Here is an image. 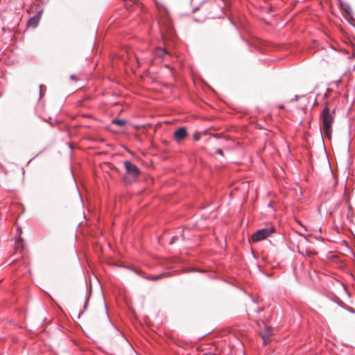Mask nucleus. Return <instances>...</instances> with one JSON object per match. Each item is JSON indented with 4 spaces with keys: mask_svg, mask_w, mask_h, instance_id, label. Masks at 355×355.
I'll use <instances>...</instances> for the list:
<instances>
[{
    "mask_svg": "<svg viewBox=\"0 0 355 355\" xmlns=\"http://www.w3.org/2000/svg\"><path fill=\"white\" fill-rule=\"evenodd\" d=\"M320 118L325 137L331 139L332 125L335 120V108L329 105H325L321 112Z\"/></svg>",
    "mask_w": 355,
    "mask_h": 355,
    "instance_id": "obj_1",
    "label": "nucleus"
},
{
    "mask_svg": "<svg viewBox=\"0 0 355 355\" xmlns=\"http://www.w3.org/2000/svg\"><path fill=\"white\" fill-rule=\"evenodd\" d=\"M124 166L126 171V174L124 177V182L126 184H132L136 181L139 175L140 171L135 164H132L130 161H125Z\"/></svg>",
    "mask_w": 355,
    "mask_h": 355,
    "instance_id": "obj_2",
    "label": "nucleus"
},
{
    "mask_svg": "<svg viewBox=\"0 0 355 355\" xmlns=\"http://www.w3.org/2000/svg\"><path fill=\"white\" fill-rule=\"evenodd\" d=\"M274 232L272 227H265L256 231L252 236L251 239L253 242H259L266 239Z\"/></svg>",
    "mask_w": 355,
    "mask_h": 355,
    "instance_id": "obj_3",
    "label": "nucleus"
},
{
    "mask_svg": "<svg viewBox=\"0 0 355 355\" xmlns=\"http://www.w3.org/2000/svg\"><path fill=\"white\" fill-rule=\"evenodd\" d=\"M343 198L347 205V212L340 211L341 217L346 218L348 220H351V218L352 217L353 215L352 207L350 204V200L347 195L346 189L345 190Z\"/></svg>",
    "mask_w": 355,
    "mask_h": 355,
    "instance_id": "obj_4",
    "label": "nucleus"
},
{
    "mask_svg": "<svg viewBox=\"0 0 355 355\" xmlns=\"http://www.w3.org/2000/svg\"><path fill=\"white\" fill-rule=\"evenodd\" d=\"M187 132L185 128L182 127L178 128L173 134V137L175 141H180L186 138Z\"/></svg>",
    "mask_w": 355,
    "mask_h": 355,
    "instance_id": "obj_5",
    "label": "nucleus"
},
{
    "mask_svg": "<svg viewBox=\"0 0 355 355\" xmlns=\"http://www.w3.org/2000/svg\"><path fill=\"white\" fill-rule=\"evenodd\" d=\"M272 336V330L269 327H266L264 331L261 333V337L264 345H268L270 343V338Z\"/></svg>",
    "mask_w": 355,
    "mask_h": 355,
    "instance_id": "obj_6",
    "label": "nucleus"
},
{
    "mask_svg": "<svg viewBox=\"0 0 355 355\" xmlns=\"http://www.w3.org/2000/svg\"><path fill=\"white\" fill-rule=\"evenodd\" d=\"M41 15L42 12L40 11L37 12L35 15H34L33 17H31L28 21V26L33 28H35L36 26H37L39 21L40 20Z\"/></svg>",
    "mask_w": 355,
    "mask_h": 355,
    "instance_id": "obj_7",
    "label": "nucleus"
},
{
    "mask_svg": "<svg viewBox=\"0 0 355 355\" xmlns=\"http://www.w3.org/2000/svg\"><path fill=\"white\" fill-rule=\"evenodd\" d=\"M166 53H167L166 51L162 48L159 47V48H156L154 50L155 56L158 57V58H162Z\"/></svg>",
    "mask_w": 355,
    "mask_h": 355,
    "instance_id": "obj_8",
    "label": "nucleus"
},
{
    "mask_svg": "<svg viewBox=\"0 0 355 355\" xmlns=\"http://www.w3.org/2000/svg\"><path fill=\"white\" fill-rule=\"evenodd\" d=\"M299 253L302 256H307L309 257H311L313 255V252L311 250H306V249H299L298 250Z\"/></svg>",
    "mask_w": 355,
    "mask_h": 355,
    "instance_id": "obj_9",
    "label": "nucleus"
},
{
    "mask_svg": "<svg viewBox=\"0 0 355 355\" xmlns=\"http://www.w3.org/2000/svg\"><path fill=\"white\" fill-rule=\"evenodd\" d=\"M112 123L118 125L119 126H123L126 123V121L123 119H115L112 121Z\"/></svg>",
    "mask_w": 355,
    "mask_h": 355,
    "instance_id": "obj_10",
    "label": "nucleus"
},
{
    "mask_svg": "<svg viewBox=\"0 0 355 355\" xmlns=\"http://www.w3.org/2000/svg\"><path fill=\"white\" fill-rule=\"evenodd\" d=\"M162 276H163V275H154V276H150V277H148V279L153 280V281H155V280H158V279H161L162 277Z\"/></svg>",
    "mask_w": 355,
    "mask_h": 355,
    "instance_id": "obj_11",
    "label": "nucleus"
},
{
    "mask_svg": "<svg viewBox=\"0 0 355 355\" xmlns=\"http://www.w3.org/2000/svg\"><path fill=\"white\" fill-rule=\"evenodd\" d=\"M215 153L222 155H223V150L221 149H217L216 150Z\"/></svg>",
    "mask_w": 355,
    "mask_h": 355,
    "instance_id": "obj_12",
    "label": "nucleus"
},
{
    "mask_svg": "<svg viewBox=\"0 0 355 355\" xmlns=\"http://www.w3.org/2000/svg\"><path fill=\"white\" fill-rule=\"evenodd\" d=\"M341 205L340 204H337L336 206H335V208H334V211H338L340 208Z\"/></svg>",
    "mask_w": 355,
    "mask_h": 355,
    "instance_id": "obj_13",
    "label": "nucleus"
},
{
    "mask_svg": "<svg viewBox=\"0 0 355 355\" xmlns=\"http://www.w3.org/2000/svg\"><path fill=\"white\" fill-rule=\"evenodd\" d=\"M70 78H71V80H76V76H75V75H71V76H70Z\"/></svg>",
    "mask_w": 355,
    "mask_h": 355,
    "instance_id": "obj_14",
    "label": "nucleus"
},
{
    "mask_svg": "<svg viewBox=\"0 0 355 355\" xmlns=\"http://www.w3.org/2000/svg\"><path fill=\"white\" fill-rule=\"evenodd\" d=\"M42 85H40V96H42Z\"/></svg>",
    "mask_w": 355,
    "mask_h": 355,
    "instance_id": "obj_15",
    "label": "nucleus"
},
{
    "mask_svg": "<svg viewBox=\"0 0 355 355\" xmlns=\"http://www.w3.org/2000/svg\"><path fill=\"white\" fill-rule=\"evenodd\" d=\"M175 241V237L173 238L172 241L170 242V244H172Z\"/></svg>",
    "mask_w": 355,
    "mask_h": 355,
    "instance_id": "obj_16",
    "label": "nucleus"
}]
</instances>
